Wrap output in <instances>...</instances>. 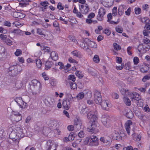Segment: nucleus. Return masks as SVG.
Returning <instances> with one entry per match:
<instances>
[{"mask_svg":"<svg viewBox=\"0 0 150 150\" xmlns=\"http://www.w3.org/2000/svg\"><path fill=\"white\" fill-rule=\"evenodd\" d=\"M84 96V94L83 92H81L79 93L75 97H74V98H77V99L79 100H81L82 99Z\"/></svg>","mask_w":150,"mask_h":150,"instance_id":"27","label":"nucleus"},{"mask_svg":"<svg viewBox=\"0 0 150 150\" xmlns=\"http://www.w3.org/2000/svg\"><path fill=\"white\" fill-rule=\"evenodd\" d=\"M29 85L33 95L36 96L40 93L42 88V85L41 83L38 80H32L29 83Z\"/></svg>","mask_w":150,"mask_h":150,"instance_id":"2","label":"nucleus"},{"mask_svg":"<svg viewBox=\"0 0 150 150\" xmlns=\"http://www.w3.org/2000/svg\"><path fill=\"white\" fill-rule=\"evenodd\" d=\"M50 57L54 61H56L58 58V54L55 51H52L51 52Z\"/></svg>","mask_w":150,"mask_h":150,"instance_id":"20","label":"nucleus"},{"mask_svg":"<svg viewBox=\"0 0 150 150\" xmlns=\"http://www.w3.org/2000/svg\"><path fill=\"white\" fill-rule=\"evenodd\" d=\"M149 68L146 66H144L140 68V71L143 73H146Z\"/></svg>","mask_w":150,"mask_h":150,"instance_id":"33","label":"nucleus"},{"mask_svg":"<svg viewBox=\"0 0 150 150\" xmlns=\"http://www.w3.org/2000/svg\"><path fill=\"white\" fill-rule=\"evenodd\" d=\"M99 105H101L103 109L106 110L108 108V103L105 100H102Z\"/></svg>","mask_w":150,"mask_h":150,"instance_id":"19","label":"nucleus"},{"mask_svg":"<svg viewBox=\"0 0 150 150\" xmlns=\"http://www.w3.org/2000/svg\"><path fill=\"white\" fill-rule=\"evenodd\" d=\"M22 119L21 115H12L11 120L13 122H18Z\"/></svg>","mask_w":150,"mask_h":150,"instance_id":"16","label":"nucleus"},{"mask_svg":"<svg viewBox=\"0 0 150 150\" xmlns=\"http://www.w3.org/2000/svg\"><path fill=\"white\" fill-rule=\"evenodd\" d=\"M113 46L114 48L117 50H120L121 49V46L116 43H114Z\"/></svg>","mask_w":150,"mask_h":150,"instance_id":"46","label":"nucleus"},{"mask_svg":"<svg viewBox=\"0 0 150 150\" xmlns=\"http://www.w3.org/2000/svg\"><path fill=\"white\" fill-rule=\"evenodd\" d=\"M93 60L96 63L99 62L100 60L98 56L97 55H95L93 57Z\"/></svg>","mask_w":150,"mask_h":150,"instance_id":"48","label":"nucleus"},{"mask_svg":"<svg viewBox=\"0 0 150 150\" xmlns=\"http://www.w3.org/2000/svg\"><path fill=\"white\" fill-rule=\"evenodd\" d=\"M94 100L96 103L97 104H100L101 103L102 100V98L101 97H97L94 98Z\"/></svg>","mask_w":150,"mask_h":150,"instance_id":"31","label":"nucleus"},{"mask_svg":"<svg viewBox=\"0 0 150 150\" xmlns=\"http://www.w3.org/2000/svg\"><path fill=\"white\" fill-rule=\"evenodd\" d=\"M72 99L69 98H66L63 100L62 105L64 108L66 110H68L70 108V104L71 102Z\"/></svg>","mask_w":150,"mask_h":150,"instance_id":"6","label":"nucleus"},{"mask_svg":"<svg viewBox=\"0 0 150 150\" xmlns=\"http://www.w3.org/2000/svg\"><path fill=\"white\" fill-rule=\"evenodd\" d=\"M14 100L21 108H23V107L25 108L27 105L26 103L24 102L23 100L21 97L16 98L14 99Z\"/></svg>","mask_w":150,"mask_h":150,"instance_id":"7","label":"nucleus"},{"mask_svg":"<svg viewBox=\"0 0 150 150\" xmlns=\"http://www.w3.org/2000/svg\"><path fill=\"white\" fill-rule=\"evenodd\" d=\"M4 42L7 45L9 46L11 45H12V41L8 38H7Z\"/></svg>","mask_w":150,"mask_h":150,"instance_id":"56","label":"nucleus"},{"mask_svg":"<svg viewBox=\"0 0 150 150\" xmlns=\"http://www.w3.org/2000/svg\"><path fill=\"white\" fill-rule=\"evenodd\" d=\"M79 6L80 11L82 14H85L88 13L90 8L87 4L79 5Z\"/></svg>","mask_w":150,"mask_h":150,"instance_id":"5","label":"nucleus"},{"mask_svg":"<svg viewBox=\"0 0 150 150\" xmlns=\"http://www.w3.org/2000/svg\"><path fill=\"white\" fill-rule=\"evenodd\" d=\"M7 38V35H4V34H1L0 35V39L4 42L6 40Z\"/></svg>","mask_w":150,"mask_h":150,"instance_id":"54","label":"nucleus"},{"mask_svg":"<svg viewBox=\"0 0 150 150\" xmlns=\"http://www.w3.org/2000/svg\"><path fill=\"white\" fill-rule=\"evenodd\" d=\"M21 68V67L20 66H18L17 67H16L14 70H13V71L11 72V75L12 76H16L17 75V74L19 73V72L20 71V70H18V69H20Z\"/></svg>","mask_w":150,"mask_h":150,"instance_id":"22","label":"nucleus"},{"mask_svg":"<svg viewBox=\"0 0 150 150\" xmlns=\"http://www.w3.org/2000/svg\"><path fill=\"white\" fill-rule=\"evenodd\" d=\"M98 13L104 16L106 13L105 9L102 8H100L99 10Z\"/></svg>","mask_w":150,"mask_h":150,"instance_id":"49","label":"nucleus"},{"mask_svg":"<svg viewBox=\"0 0 150 150\" xmlns=\"http://www.w3.org/2000/svg\"><path fill=\"white\" fill-rule=\"evenodd\" d=\"M45 129L47 130L49 129V128L46 127H40L39 126H37V127L35 128V130L36 132L38 133L39 134H47L48 133V132H46V131L44 132V130Z\"/></svg>","mask_w":150,"mask_h":150,"instance_id":"10","label":"nucleus"},{"mask_svg":"<svg viewBox=\"0 0 150 150\" xmlns=\"http://www.w3.org/2000/svg\"><path fill=\"white\" fill-rule=\"evenodd\" d=\"M94 98L97 97H101L100 95V92L97 90H96L94 92Z\"/></svg>","mask_w":150,"mask_h":150,"instance_id":"61","label":"nucleus"},{"mask_svg":"<svg viewBox=\"0 0 150 150\" xmlns=\"http://www.w3.org/2000/svg\"><path fill=\"white\" fill-rule=\"evenodd\" d=\"M109 119L107 115H102L101 117V121L103 124L106 128H108L111 126V124L108 122Z\"/></svg>","mask_w":150,"mask_h":150,"instance_id":"4","label":"nucleus"},{"mask_svg":"<svg viewBox=\"0 0 150 150\" xmlns=\"http://www.w3.org/2000/svg\"><path fill=\"white\" fill-rule=\"evenodd\" d=\"M123 99L124 103L127 105L129 106L131 105V101L128 98L124 97Z\"/></svg>","mask_w":150,"mask_h":150,"instance_id":"26","label":"nucleus"},{"mask_svg":"<svg viewBox=\"0 0 150 150\" xmlns=\"http://www.w3.org/2000/svg\"><path fill=\"white\" fill-rule=\"evenodd\" d=\"M37 33L38 35L43 36L44 37H45L46 36L45 34H44L42 29L41 28H38L37 29Z\"/></svg>","mask_w":150,"mask_h":150,"instance_id":"30","label":"nucleus"},{"mask_svg":"<svg viewBox=\"0 0 150 150\" xmlns=\"http://www.w3.org/2000/svg\"><path fill=\"white\" fill-rule=\"evenodd\" d=\"M86 115L88 119L93 121L92 122H90L88 123L87 131L92 133H95L98 130L97 128L99 127V125L96 120L97 119V117L95 114V112L89 110Z\"/></svg>","mask_w":150,"mask_h":150,"instance_id":"1","label":"nucleus"},{"mask_svg":"<svg viewBox=\"0 0 150 150\" xmlns=\"http://www.w3.org/2000/svg\"><path fill=\"white\" fill-rule=\"evenodd\" d=\"M40 5L42 6V7L45 8L47 9L49 3L47 1H44L40 3Z\"/></svg>","mask_w":150,"mask_h":150,"instance_id":"38","label":"nucleus"},{"mask_svg":"<svg viewBox=\"0 0 150 150\" xmlns=\"http://www.w3.org/2000/svg\"><path fill=\"white\" fill-rule=\"evenodd\" d=\"M85 97L87 98H90L92 97L91 93V91H88L85 95Z\"/></svg>","mask_w":150,"mask_h":150,"instance_id":"53","label":"nucleus"},{"mask_svg":"<svg viewBox=\"0 0 150 150\" xmlns=\"http://www.w3.org/2000/svg\"><path fill=\"white\" fill-rule=\"evenodd\" d=\"M9 137L10 139H12L13 140L15 141L17 139L19 140L16 133L15 132V129L13 130V131L11 132L9 134Z\"/></svg>","mask_w":150,"mask_h":150,"instance_id":"15","label":"nucleus"},{"mask_svg":"<svg viewBox=\"0 0 150 150\" xmlns=\"http://www.w3.org/2000/svg\"><path fill=\"white\" fill-rule=\"evenodd\" d=\"M41 50H44L45 52H50V48L48 47H45L43 46V47H42V46H41Z\"/></svg>","mask_w":150,"mask_h":150,"instance_id":"40","label":"nucleus"},{"mask_svg":"<svg viewBox=\"0 0 150 150\" xmlns=\"http://www.w3.org/2000/svg\"><path fill=\"white\" fill-rule=\"evenodd\" d=\"M69 85L72 89H75L77 88L76 84L75 83H73L72 82H69Z\"/></svg>","mask_w":150,"mask_h":150,"instance_id":"55","label":"nucleus"},{"mask_svg":"<svg viewBox=\"0 0 150 150\" xmlns=\"http://www.w3.org/2000/svg\"><path fill=\"white\" fill-rule=\"evenodd\" d=\"M124 69L127 70H129L131 69V67L130 66V63L129 62H128L126 63L124 66Z\"/></svg>","mask_w":150,"mask_h":150,"instance_id":"45","label":"nucleus"},{"mask_svg":"<svg viewBox=\"0 0 150 150\" xmlns=\"http://www.w3.org/2000/svg\"><path fill=\"white\" fill-rule=\"evenodd\" d=\"M7 52L4 47H3L0 51V60H4L6 58Z\"/></svg>","mask_w":150,"mask_h":150,"instance_id":"11","label":"nucleus"},{"mask_svg":"<svg viewBox=\"0 0 150 150\" xmlns=\"http://www.w3.org/2000/svg\"><path fill=\"white\" fill-rule=\"evenodd\" d=\"M112 98L114 99H118L119 98V96L118 94L116 93H113L112 95Z\"/></svg>","mask_w":150,"mask_h":150,"instance_id":"62","label":"nucleus"},{"mask_svg":"<svg viewBox=\"0 0 150 150\" xmlns=\"http://www.w3.org/2000/svg\"><path fill=\"white\" fill-rule=\"evenodd\" d=\"M30 0H23L22 2L20 3L23 6H26L29 5V2H30Z\"/></svg>","mask_w":150,"mask_h":150,"instance_id":"41","label":"nucleus"},{"mask_svg":"<svg viewBox=\"0 0 150 150\" xmlns=\"http://www.w3.org/2000/svg\"><path fill=\"white\" fill-rule=\"evenodd\" d=\"M91 41L88 39L85 38L83 40V42H82V44H80L81 47H85V44H86L87 46H88Z\"/></svg>","mask_w":150,"mask_h":150,"instance_id":"25","label":"nucleus"},{"mask_svg":"<svg viewBox=\"0 0 150 150\" xmlns=\"http://www.w3.org/2000/svg\"><path fill=\"white\" fill-rule=\"evenodd\" d=\"M87 71L90 74L94 76L97 75V73L95 71V69L92 67H90L87 69Z\"/></svg>","mask_w":150,"mask_h":150,"instance_id":"21","label":"nucleus"},{"mask_svg":"<svg viewBox=\"0 0 150 150\" xmlns=\"http://www.w3.org/2000/svg\"><path fill=\"white\" fill-rule=\"evenodd\" d=\"M11 14L15 18L20 19L23 18L25 16V15L24 14L21 13L19 12H17L16 11H11Z\"/></svg>","mask_w":150,"mask_h":150,"instance_id":"9","label":"nucleus"},{"mask_svg":"<svg viewBox=\"0 0 150 150\" xmlns=\"http://www.w3.org/2000/svg\"><path fill=\"white\" fill-rule=\"evenodd\" d=\"M141 9L139 8H135L134 9V12L136 14H139L141 13Z\"/></svg>","mask_w":150,"mask_h":150,"instance_id":"60","label":"nucleus"},{"mask_svg":"<svg viewBox=\"0 0 150 150\" xmlns=\"http://www.w3.org/2000/svg\"><path fill=\"white\" fill-rule=\"evenodd\" d=\"M75 135V134H74L73 132H71L70 133L68 137L71 141L74 139Z\"/></svg>","mask_w":150,"mask_h":150,"instance_id":"47","label":"nucleus"},{"mask_svg":"<svg viewBox=\"0 0 150 150\" xmlns=\"http://www.w3.org/2000/svg\"><path fill=\"white\" fill-rule=\"evenodd\" d=\"M75 74L76 76L80 79L82 78L84 76L82 72L79 70L76 71Z\"/></svg>","mask_w":150,"mask_h":150,"instance_id":"28","label":"nucleus"},{"mask_svg":"<svg viewBox=\"0 0 150 150\" xmlns=\"http://www.w3.org/2000/svg\"><path fill=\"white\" fill-rule=\"evenodd\" d=\"M117 7H114L112 11L113 16H115L117 15Z\"/></svg>","mask_w":150,"mask_h":150,"instance_id":"52","label":"nucleus"},{"mask_svg":"<svg viewBox=\"0 0 150 150\" xmlns=\"http://www.w3.org/2000/svg\"><path fill=\"white\" fill-rule=\"evenodd\" d=\"M103 33L108 36L110 35L111 34V31L107 29H106L103 31Z\"/></svg>","mask_w":150,"mask_h":150,"instance_id":"58","label":"nucleus"},{"mask_svg":"<svg viewBox=\"0 0 150 150\" xmlns=\"http://www.w3.org/2000/svg\"><path fill=\"white\" fill-rule=\"evenodd\" d=\"M53 64V62L52 61H47L45 64V69L46 70H48L51 68Z\"/></svg>","mask_w":150,"mask_h":150,"instance_id":"23","label":"nucleus"},{"mask_svg":"<svg viewBox=\"0 0 150 150\" xmlns=\"http://www.w3.org/2000/svg\"><path fill=\"white\" fill-rule=\"evenodd\" d=\"M57 8L59 10H62L64 9V7L62 6V4L60 2L58 3L57 5Z\"/></svg>","mask_w":150,"mask_h":150,"instance_id":"50","label":"nucleus"},{"mask_svg":"<svg viewBox=\"0 0 150 150\" xmlns=\"http://www.w3.org/2000/svg\"><path fill=\"white\" fill-rule=\"evenodd\" d=\"M149 79H150V74L144 76L142 79V81L144 82H145L146 80Z\"/></svg>","mask_w":150,"mask_h":150,"instance_id":"51","label":"nucleus"},{"mask_svg":"<svg viewBox=\"0 0 150 150\" xmlns=\"http://www.w3.org/2000/svg\"><path fill=\"white\" fill-rule=\"evenodd\" d=\"M115 30L117 32L120 33H122L123 31L122 28L119 26L115 28Z\"/></svg>","mask_w":150,"mask_h":150,"instance_id":"44","label":"nucleus"},{"mask_svg":"<svg viewBox=\"0 0 150 150\" xmlns=\"http://www.w3.org/2000/svg\"><path fill=\"white\" fill-rule=\"evenodd\" d=\"M132 124V122L131 120H128L125 124V127L128 135L130 134V125Z\"/></svg>","mask_w":150,"mask_h":150,"instance_id":"14","label":"nucleus"},{"mask_svg":"<svg viewBox=\"0 0 150 150\" xmlns=\"http://www.w3.org/2000/svg\"><path fill=\"white\" fill-rule=\"evenodd\" d=\"M132 94L133 96L132 98V102L134 101L135 100L138 101L141 99V97L138 93L134 92Z\"/></svg>","mask_w":150,"mask_h":150,"instance_id":"18","label":"nucleus"},{"mask_svg":"<svg viewBox=\"0 0 150 150\" xmlns=\"http://www.w3.org/2000/svg\"><path fill=\"white\" fill-rule=\"evenodd\" d=\"M46 145V148L47 150H50L52 146L53 145L52 141L51 140H49L47 141Z\"/></svg>","mask_w":150,"mask_h":150,"instance_id":"24","label":"nucleus"},{"mask_svg":"<svg viewBox=\"0 0 150 150\" xmlns=\"http://www.w3.org/2000/svg\"><path fill=\"white\" fill-rule=\"evenodd\" d=\"M88 47L94 48H96L97 47L96 44L94 42L91 41L88 45Z\"/></svg>","mask_w":150,"mask_h":150,"instance_id":"36","label":"nucleus"},{"mask_svg":"<svg viewBox=\"0 0 150 150\" xmlns=\"http://www.w3.org/2000/svg\"><path fill=\"white\" fill-rule=\"evenodd\" d=\"M86 140L89 142V145L91 146H97L99 144L98 138L94 135L91 136L89 137L86 138Z\"/></svg>","mask_w":150,"mask_h":150,"instance_id":"3","label":"nucleus"},{"mask_svg":"<svg viewBox=\"0 0 150 150\" xmlns=\"http://www.w3.org/2000/svg\"><path fill=\"white\" fill-rule=\"evenodd\" d=\"M68 81L71 80L74 82L76 80L75 77L74 75H70L68 77Z\"/></svg>","mask_w":150,"mask_h":150,"instance_id":"43","label":"nucleus"},{"mask_svg":"<svg viewBox=\"0 0 150 150\" xmlns=\"http://www.w3.org/2000/svg\"><path fill=\"white\" fill-rule=\"evenodd\" d=\"M57 122L55 120L51 121L50 122L49 127H54L53 129H55V127H56L57 125Z\"/></svg>","mask_w":150,"mask_h":150,"instance_id":"37","label":"nucleus"},{"mask_svg":"<svg viewBox=\"0 0 150 150\" xmlns=\"http://www.w3.org/2000/svg\"><path fill=\"white\" fill-rule=\"evenodd\" d=\"M9 32L11 33H14L18 34L21 33L22 31L18 29H13L12 30H9Z\"/></svg>","mask_w":150,"mask_h":150,"instance_id":"32","label":"nucleus"},{"mask_svg":"<svg viewBox=\"0 0 150 150\" xmlns=\"http://www.w3.org/2000/svg\"><path fill=\"white\" fill-rule=\"evenodd\" d=\"M103 15L98 13L97 16V19L98 21H102L103 20Z\"/></svg>","mask_w":150,"mask_h":150,"instance_id":"57","label":"nucleus"},{"mask_svg":"<svg viewBox=\"0 0 150 150\" xmlns=\"http://www.w3.org/2000/svg\"><path fill=\"white\" fill-rule=\"evenodd\" d=\"M15 132L16 133L18 139H20L21 138L24 137L25 134L23 132V129H21L20 127H16L15 126Z\"/></svg>","mask_w":150,"mask_h":150,"instance_id":"8","label":"nucleus"},{"mask_svg":"<svg viewBox=\"0 0 150 150\" xmlns=\"http://www.w3.org/2000/svg\"><path fill=\"white\" fill-rule=\"evenodd\" d=\"M121 133L115 131L112 134V139L115 140H119L122 139V137L121 134Z\"/></svg>","mask_w":150,"mask_h":150,"instance_id":"12","label":"nucleus"},{"mask_svg":"<svg viewBox=\"0 0 150 150\" xmlns=\"http://www.w3.org/2000/svg\"><path fill=\"white\" fill-rule=\"evenodd\" d=\"M118 14L120 16H122L124 13V8L123 6H120L118 8Z\"/></svg>","mask_w":150,"mask_h":150,"instance_id":"29","label":"nucleus"},{"mask_svg":"<svg viewBox=\"0 0 150 150\" xmlns=\"http://www.w3.org/2000/svg\"><path fill=\"white\" fill-rule=\"evenodd\" d=\"M4 25L5 26L10 27L11 26V23L10 21H6L4 22Z\"/></svg>","mask_w":150,"mask_h":150,"instance_id":"64","label":"nucleus"},{"mask_svg":"<svg viewBox=\"0 0 150 150\" xmlns=\"http://www.w3.org/2000/svg\"><path fill=\"white\" fill-rule=\"evenodd\" d=\"M55 65L56 66H57L58 65L60 66L59 69H64L65 68H66V67H64V66L63 63L60 62H58L57 63L55 64Z\"/></svg>","mask_w":150,"mask_h":150,"instance_id":"39","label":"nucleus"},{"mask_svg":"<svg viewBox=\"0 0 150 150\" xmlns=\"http://www.w3.org/2000/svg\"><path fill=\"white\" fill-rule=\"evenodd\" d=\"M143 33L144 36H148L150 35V31H149L144 30L143 31Z\"/></svg>","mask_w":150,"mask_h":150,"instance_id":"59","label":"nucleus"},{"mask_svg":"<svg viewBox=\"0 0 150 150\" xmlns=\"http://www.w3.org/2000/svg\"><path fill=\"white\" fill-rule=\"evenodd\" d=\"M81 121L80 120L76 119L74 120V125L75 128H76L77 130H79L81 128Z\"/></svg>","mask_w":150,"mask_h":150,"instance_id":"13","label":"nucleus"},{"mask_svg":"<svg viewBox=\"0 0 150 150\" xmlns=\"http://www.w3.org/2000/svg\"><path fill=\"white\" fill-rule=\"evenodd\" d=\"M75 128L74 126L72 125H69L67 126V128L69 131H72L74 130Z\"/></svg>","mask_w":150,"mask_h":150,"instance_id":"63","label":"nucleus"},{"mask_svg":"<svg viewBox=\"0 0 150 150\" xmlns=\"http://www.w3.org/2000/svg\"><path fill=\"white\" fill-rule=\"evenodd\" d=\"M126 116L128 118H132L134 116V114L132 111L127 112L126 113Z\"/></svg>","mask_w":150,"mask_h":150,"instance_id":"42","label":"nucleus"},{"mask_svg":"<svg viewBox=\"0 0 150 150\" xmlns=\"http://www.w3.org/2000/svg\"><path fill=\"white\" fill-rule=\"evenodd\" d=\"M141 21L143 23H149L150 22V20L148 18L144 17L142 18L141 19Z\"/></svg>","mask_w":150,"mask_h":150,"instance_id":"34","label":"nucleus"},{"mask_svg":"<svg viewBox=\"0 0 150 150\" xmlns=\"http://www.w3.org/2000/svg\"><path fill=\"white\" fill-rule=\"evenodd\" d=\"M36 64L38 68H40L41 67L42 62L40 59H36L35 60Z\"/></svg>","mask_w":150,"mask_h":150,"instance_id":"35","label":"nucleus"},{"mask_svg":"<svg viewBox=\"0 0 150 150\" xmlns=\"http://www.w3.org/2000/svg\"><path fill=\"white\" fill-rule=\"evenodd\" d=\"M89 110V109L87 107H82L80 110V113L82 115H86Z\"/></svg>","mask_w":150,"mask_h":150,"instance_id":"17","label":"nucleus"}]
</instances>
